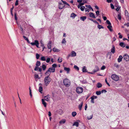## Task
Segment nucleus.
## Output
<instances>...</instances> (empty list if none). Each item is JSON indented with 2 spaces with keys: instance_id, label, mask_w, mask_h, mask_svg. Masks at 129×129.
Wrapping results in <instances>:
<instances>
[{
  "instance_id": "2f4dec72",
  "label": "nucleus",
  "mask_w": 129,
  "mask_h": 129,
  "mask_svg": "<svg viewBox=\"0 0 129 129\" xmlns=\"http://www.w3.org/2000/svg\"><path fill=\"white\" fill-rule=\"evenodd\" d=\"M42 87L41 86H40L39 88V90L41 93H42Z\"/></svg>"
},
{
  "instance_id": "bb28decb",
  "label": "nucleus",
  "mask_w": 129,
  "mask_h": 129,
  "mask_svg": "<svg viewBox=\"0 0 129 129\" xmlns=\"http://www.w3.org/2000/svg\"><path fill=\"white\" fill-rule=\"evenodd\" d=\"M125 14L126 16L128 18V19H129V14L127 10H125Z\"/></svg>"
},
{
  "instance_id": "c756f323",
  "label": "nucleus",
  "mask_w": 129,
  "mask_h": 129,
  "mask_svg": "<svg viewBox=\"0 0 129 129\" xmlns=\"http://www.w3.org/2000/svg\"><path fill=\"white\" fill-rule=\"evenodd\" d=\"M88 19L90 20H91V21H93V22H94L95 23L97 24H99L98 23L97 21H96L95 20H93V19H92L90 18H88Z\"/></svg>"
},
{
  "instance_id": "6e6552de",
  "label": "nucleus",
  "mask_w": 129,
  "mask_h": 129,
  "mask_svg": "<svg viewBox=\"0 0 129 129\" xmlns=\"http://www.w3.org/2000/svg\"><path fill=\"white\" fill-rule=\"evenodd\" d=\"M124 59L126 61H128L129 60V56L127 54H125L123 56Z\"/></svg>"
},
{
  "instance_id": "cd10ccee",
  "label": "nucleus",
  "mask_w": 129,
  "mask_h": 129,
  "mask_svg": "<svg viewBox=\"0 0 129 129\" xmlns=\"http://www.w3.org/2000/svg\"><path fill=\"white\" fill-rule=\"evenodd\" d=\"M82 71L83 72H87L86 67L85 66H84L83 67Z\"/></svg>"
},
{
  "instance_id": "de8ad7c7",
  "label": "nucleus",
  "mask_w": 129,
  "mask_h": 129,
  "mask_svg": "<svg viewBox=\"0 0 129 129\" xmlns=\"http://www.w3.org/2000/svg\"><path fill=\"white\" fill-rule=\"evenodd\" d=\"M36 58L37 59H38L39 58V57H40V55L39 54H38V53H37L36 54Z\"/></svg>"
},
{
  "instance_id": "052dcab7",
  "label": "nucleus",
  "mask_w": 129,
  "mask_h": 129,
  "mask_svg": "<svg viewBox=\"0 0 129 129\" xmlns=\"http://www.w3.org/2000/svg\"><path fill=\"white\" fill-rule=\"evenodd\" d=\"M107 92V91L106 90H103L101 91V92L102 93H103L104 92L105 93H106Z\"/></svg>"
},
{
  "instance_id": "8fccbe9b",
  "label": "nucleus",
  "mask_w": 129,
  "mask_h": 129,
  "mask_svg": "<svg viewBox=\"0 0 129 129\" xmlns=\"http://www.w3.org/2000/svg\"><path fill=\"white\" fill-rule=\"evenodd\" d=\"M35 78L40 79V78L39 77V76L38 75L35 74Z\"/></svg>"
},
{
  "instance_id": "9d476101",
  "label": "nucleus",
  "mask_w": 129,
  "mask_h": 129,
  "mask_svg": "<svg viewBox=\"0 0 129 129\" xmlns=\"http://www.w3.org/2000/svg\"><path fill=\"white\" fill-rule=\"evenodd\" d=\"M18 27L19 29L21 30V33L22 35L24 34V32H23V29L22 27H21L20 25H19V24H17Z\"/></svg>"
},
{
  "instance_id": "f257e3e1",
  "label": "nucleus",
  "mask_w": 129,
  "mask_h": 129,
  "mask_svg": "<svg viewBox=\"0 0 129 129\" xmlns=\"http://www.w3.org/2000/svg\"><path fill=\"white\" fill-rule=\"evenodd\" d=\"M57 65L56 64H53L52 65V67L49 68L45 73V74L47 76H50V73H54L55 71V68L56 67Z\"/></svg>"
},
{
  "instance_id": "dca6fc26",
  "label": "nucleus",
  "mask_w": 129,
  "mask_h": 129,
  "mask_svg": "<svg viewBox=\"0 0 129 129\" xmlns=\"http://www.w3.org/2000/svg\"><path fill=\"white\" fill-rule=\"evenodd\" d=\"M51 42L50 41L48 44L47 46L48 49H51Z\"/></svg>"
},
{
  "instance_id": "20e7f679",
  "label": "nucleus",
  "mask_w": 129,
  "mask_h": 129,
  "mask_svg": "<svg viewBox=\"0 0 129 129\" xmlns=\"http://www.w3.org/2000/svg\"><path fill=\"white\" fill-rule=\"evenodd\" d=\"M111 78L114 80L116 81L119 79V77L115 74H113L111 75Z\"/></svg>"
},
{
  "instance_id": "5fc2aeb1",
  "label": "nucleus",
  "mask_w": 129,
  "mask_h": 129,
  "mask_svg": "<svg viewBox=\"0 0 129 129\" xmlns=\"http://www.w3.org/2000/svg\"><path fill=\"white\" fill-rule=\"evenodd\" d=\"M105 82H106V83L109 86H110V85L109 84V83L108 82L107 80V79H105Z\"/></svg>"
},
{
  "instance_id": "ddd939ff",
  "label": "nucleus",
  "mask_w": 129,
  "mask_h": 129,
  "mask_svg": "<svg viewBox=\"0 0 129 129\" xmlns=\"http://www.w3.org/2000/svg\"><path fill=\"white\" fill-rule=\"evenodd\" d=\"M99 70V69L98 67L97 66H95V69H94L93 70V73H94L96 72Z\"/></svg>"
},
{
  "instance_id": "4c0bfd02",
  "label": "nucleus",
  "mask_w": 129,
  "mask_h": 129,
  "mask_svg": "<svg viewBox=\"0 0 129 129\" xmlns=\"http://www.w3.org/2000/svg\"><path fill=\"white\" fill-rule=\"evenodd\" d=\"M98 27L99 29H101V28H104V27L102 26L101 25H99V24H98Z\"/></svg>"
},
{
  "instance_id": "c9c22d12",
  "label": "nucleus",
  "mask_w": 129,
  "mask_h": 129,
  "mask_svg": "<svg viewBox=\"0 0 129 129\" xmlns=\"http://www.w3.org/2000/svg\"><path fill=\"white\" fill-rule=\"evenodd\" d=\"M46 66L44 64L42 65V68L43 70V71H44V70H45L46 69Z\"/></svg>"
},
{
  "instance_id": "0e129e2a",
  "label": "nucleus",
  "mask_w": 129,
  "mask_h": 129,
  "mask_svg": "<svg viewBox=\"0 0 129 129\" xmlns=\"http://www.w3.org/2000/svg\"><path fill=\"white\" fill-rule=\"evenodd\" d=\"M15 19L16 20V12H15L14 13Z\"/></svg>"
},
{
  "instance_id": "4d7b16f0",
  "label": "nucleus",
  "mask_w": 129,
  "mask_h": 129,
  "mask_svg": "<svg viewBox=\"0 0 129 129\" xmlns=\"http://www.w3.org/2000/svg\"><path fill=\"white\" fill-rule=\"evenodd\" d=\"M120 8V7H119V6H118L117 8L116 9V10L117 11H119V9Z\"/></svg>"
},
{
  "instance_id": "f8f14e48",
  "label": "nucleus",
  "mask_w": 129,
  "mask_h": 129,
  "mask_svg": "<svg viewBox=\"0 0 129 129\" xmlns=\"http://www.w3.org/2000/svg\"><path fill=\"white\" fill-rule=\"evenodd\" d=\"M76 53L74 51H72L71 52V55L72 57H74L76 56Z\"/></svg>"
},
{
  "instance_id": "aec40b11",
  "label": "nucleus",
  "mask_w": 129,
  "mask_h": 129,
  "mask_svg": "<svg viewBox=\"0 0 129 129\" xmlns=\"http://www.w3.org/2000/svg\"><path fill=\"white\" fill-rule=\"evenodd\" d=\"M42 101L43 104L44 105L45 107H46V106L47 104L45 102L44 100L43 99L42 100Z\"/></svg>"
},
{
  "instance_id": "a878e982",
  "label": "nucleus",
  "mask_w": 129,
  "mask_h": 129,
  "mask_svg": "<svg viewBox=\"0 0 129 129\" xmlns=\"http://www.w3.org/2000/svg\"><path fill=\"white\" fill-rule=\"evenodd\" d=\"M73 125L76 126L77 127H78L79 125V123L77 122H75L74 123Z\"/></svg>"
},
{
  "instance_id": "a211bd4d",
  "label": "nucleus",
  "mask_w": 129,
  "mask_h": 129,
  "mask_svg": "<svg viewBox=\"0 0 129 129\" xmlns=\"http://www.w3.org/2000/svg\"><path fill=\"white\" fill-rule=\"evenodd\" d=\"M14 8V6H13L11 8L10 12L11 15L12 17L13 16V10Z\"/></svg>"
},
{
  "instance_id": "bf43d9fd",
  "label": "nucleus",
  "mask_w": 129,
  "mask_h": 129,
  "mask_svg": "<svg viewBox=\"0 0 129 129\" xmlns=\"http://www.w3.org/2000/svg\"><path fill=\"white\" fill-rule=\"evenodd\" d=\"M105 66H102L101 68V70H104L105 69Z\"/></svg>"
},
{
  "instance_id": "423d86ee",
  "label": "nucleus",
  "mask_w": 129,
  "mask_h": 129,
  "mask_svg": "<svg viewBox=\"0 0 129 129\" xmlns=\"http://www.w3.org/2000/svg\"><path fill=\"white\" fill-rule=\"evenodd\" d=\"M30 44L32 45H35L37 48H39V43L38 41L37 40H35L34 42L31 43Z\"/></svg>"
},
{
  "instance_id": "79ce46f5",
  "label": "nucleus",
  "mask_w": 129,
  "mask_h": 129,
  "mask_svg": "<svg viewBox=\"0 0 129 129\" xmlns=\"http://www.w3.org/2000/svg\"><path fill=\"white\" fill-rule=\"evenodd\" d=\"M106 22L109 25H111V23L108 20H106Z\"/></svg>"
},
{
  "instance_id": "338daca9",
  "label": "nucleus",
  "mask_w": 129,
  "mask_h": 129,
  "mask_svg": "<svg viewBox=\"0 0 129 129\" xmlns=\"http://www.w3.org/2000/svg\"><path fill=\"white\" fill-rule=\"evenodd\" d=\"M124 25H126L127 27H129V23L124 24Z\"/></svg>"
},
{
  "instance_id": "b1692460",
  "label": "nucleus",
  "mask_w": 129,
  "mask_h": 129,
  "mask_svg": "<svg viewBox=\"0 0 129 129\" xmlns=\"http://www.w3.org/2000/svg\"><path fill=\"white\" fill-rule=\"evenodd\" d=\"M107 27L110 31H113V30L112 29V26H111V25H109L107 26Z\"/></svg>"
},
{
  "instance_id": "6e6d98bb",
  "label": "nucleus",
  "mask_w": 129,
  "mask_h": 129,
  "mask_svg": "<svg viewBox=\"0 0 129 129\" xmlns=\"http://www.w3.org/2000/svg\"><path fill=\"white\" fill-rule=\"evenodd\" d=\"M91 98H93V99H97L98 98L97 96H95L94 95H93L92 96Z\"/></svg>"
},
{
  "instance_id": "e2e57ef3",
  "label": "nucleus",
  "mask_w": 129,
  "mask_h": 129,
  "mask_svg": "<svg viewBox=\"0 0 129 129\" xmlns=\"http://www.w3.org/2000/svg\"><path fill=\"white\" fill-rule=\"evenodd\" d=\"M13 100L14 101V103L15 105V106H16V103H15V100L14 99V98L13 97Z\"/></svg>"
},
{
  "instance_id": "f3484780",
  "label": "nucleus",
  "mask_w": 129,
  "mask_h": 129,
  "mask_svg": "<svg viewBox=\"0 0 129 129\" xmlns=\"http://www.w3.org/2000/svg\"><path fill=\"white\" fill-rule=\"evenodd\" d=\"M83 104V102H81L80 104L78 106V108L80 110H81L82 109V108Z\"/></svg>"
},
{
  "instance_id": "f03ea898",
  "label": "nucleus",
  "mask_w": 129,
  "mask_h": 129,
  "mask_svg": "<svg viewBox=\"0 0 129 129\" xmlns=\"http://www.w3.org/2000/svg\"><path fill=\"white\" fill-rule=\"evenodd\" d=\"M49 76H47L44 79V82L46 86H47L49 83L51 81L50 78L49 77Z\"/></svg>"
},
{
  "instance_id": "09e8293b",
  "label": "nucleus",
  "mask_w": 129,
  "mask_h": 129,
  "mask_svg": "<svg viewBox=\"0 0 129 129\" xmlns=\"http://www.w3.org/2000/svg\"><path fill=\"white\" fill-rule=\"evenodd\" d=\"M90 99H91V102L92 103H94V100L93 99V98H90Z\"/></svg>"
},
{
  "instance_id": "0eeeda50",
  "label": "nucleus",
  "mask_w": 129,
  "mask_h": 129,
  "mask_svg": "<svg viewBox=\"0 0 129 129\" xmlns=\"http://www.w3.org/2000/svg\"><path fill=\"white\" fill-rule=\"evenodd\" d=\"M65 6V5L63 2L62 3L61 2H59V9H62Z\"/></svg>"
},
{
  "instance_id": "3c124183",
  "label": "nucleus",
  "mask_w": 129,
  "mask_h": 129,
  "mask_svg": "<svg viewBox=\"0 0 129 129\" xmlns=\"http://www.w3.org/2000/svg\"><path fill=\"white\" fill-rule=\"evenodd\" d=\"M50 58H47V59L46 61L47 63H49V62L50 61Z\"/></svg>"
},
{
  "instance_id": "7ed1b4c3",
  "label": "nucleus",
  "mask_w": 129,
  "mask_h": 129,
  "mask_svg": "<svg viewBox=\"0 0 129 129\" xmlns=\"http://www.w3.org/2000/svg\"><path fill=\"white\" fill-rule=\"evenodd\" d=\"M64 85L68 87L71 84L70 81L67 79H65L63 81Z\"/></svg>"
},
{
  "instance_id": "603ef678",
  "label": "nucleus",
  "mask_w": 129,
  "mask_h": 129,
  "mask_svg": "<svg viewBox=\"0 0 129 129\" xmlns=\"http://www.w3.org/2000/svg\"><path fill=\"white\" fill-rule=\"evenodd\" d=\"M96 14L97 16H98L99 15V11H96Z\"/></svg>"
},
{
  "instance_id": "5701e85b",
  "label": "nucleus",
  "mask_w": 129,
  "mask_h": 129,
  "mask_svg": "<svg viewBox=\"0 0 129 129\" xmlns=\"http://www.w3.org/2000/svg\"><path fill=\"white\" fill-rule=\"evenodd\" d=\"M53 50L54 52H58L60 51V50L56 48H54L53 49Z\"/></svg>"
},
{
  "instance_id": "9b49d317",
  "label": "nucleus",
  "mask_w": 129,
  "mask_h": 129,
  "mask_svg": "<svg viewBox=\"0 0 129 129\" xmlns=\"http://www.w3.org/2000/svg\"><path fill=\"white\" fill-rule=\"evenodd\" d=\"M112 48L111 49V52L113 54H114L115 52V47L114 45H112Z\"/></svg>"
},
{
  "instance_id": "7c9ffc66",
  "label": "nucleus",
  "mask_w": 129,
  "mask_h": 129,
  "mask_svg": "<svg viewBox=\"0 0 129 129\" xmlns=\"http://www.w3.org/2000/svg\"><path fill=\"white\" fill-rule=\"evenodd\" d=\"M102 84L100 83H98L97 85V86L98 88H100L102 86Z\"/></svg>"
},
{
  "instance_id": "f704fd0d",
  "label": "nucleus",
  "mask_w": 129,
  "mask_h": 129,
  "mask_svg": "<svg viewBox=\"0 0 129 129\" xmlns=\"http://www.w3.org/2000/svg\"><path fill=\"white\" fill-rule=\"evenodd\" d=\"M77 113L75 112H73L72 113V115L73 117H75Z\"/></svg>"
},
{
  "instance_id": "473e14b6",
  "label": "nucleus",
  "mask_w": 129,
  "mask_h": 129,
  "mask_svg": "<svg viewBox=\"0 0 129 129\" xmlns=\"http://www.w3.org/2000/svg\"><path fill=\"white\" fill-rule=\"evenodd\" d=\"M50 98L47 97L46 96H44V100L45 101H49L50 100Z\"/></svg>"
},
{
  "instance_id": "1a4fd4ad",
  "label": "nucleus",
  "mask_w": 129,
  "mask_h": 129,
  "mask_svg": "<svg viewBox=\"0 0 129 129\" xmlns=\"http://www.w3.org/2000/svg\"><path fill=\"white\" fill-rule=\"evenodd\" d=\"M89 16L90 17L95 18L96 17L94 15V14L92 12H90L89 13Z\"/></svg>"
},
{
  "instance_id": "c85d7f7f",
  "label": "nucleus",
  "mask_w": 129,
  "mask_h": 129,
  "mask_svg": "<svg viewBox=\"0 0 129 129\" xmlns=\"http://www.w3.org/2000/svg\"><path fill=\"white\" fill-rule=\"evenodd\" d=\"M84 4L83 3H81L79 4V5L78 6V8H80V7L84 5Z\"/></svg>"
},
{
  "instance_id": "e433bc0d",
  "label": "nucleus",
  "mask_w": 129,
  "mask_h": 129,
  "mask_svg": "<svg viewBox=\"0 0 129 129\" xmlns=\"http://www.w3.org/2000/svg\"><path fill=\"white\" fill-rule=\"evenodd\" d=\"M36 66H39L41 65V63L40 61H37L36 63Z\"/></svg>"
},
{
  "instance_id": "13d9d810",
  "label": "nucleus",
  "mask_w": 129,
  "mask_h": 129,
  "mask_svg": "<svg viewBox=\"0 0 129 129\" xmlns=\"http://www.w3.org/2000/svg\"><path fill=\"white\" fill-rule=\"evenodd\" d=\"M110 5H111V8L112 9H114V7L113 5L112 4H110Z\"/></svg>"
},
{
  "instance_id": "49530a36",
  "label": "nucleus",
  "mask_w": 129,
  "mask_h": 129,
  "mask_svg": "<svg viewBox=\"0 0 129 129\" xmlns=\"http://www.w3.org/2000/svg\"><path fill=\"white\" fill-rule=\"evenodd\" d=\"M58 61L59 62H61L62 61L61 58H59L58 59Z\"/></svg>"
},
{
  "instance_id": "393cba45",
  "label": "nucleus",
  "mask_w": 129,
  "mask_h": 129,
  "mask_svg": "<svg viewBox=\"0 0 129 129\" xmlns=\"http://www.w3.org/2000/svg\"><path fill=\"white\" fill-rule=\"evenodd\" d=\"M77 15L74 13H72L70 16V17L74 18Z\"/></svg>"
},
{
  "instance_id": "ea45409f",
  "label": "nucleus",
  "mask_w": 129,
  "mask_h": 129,
  "mask_svg": "<svg viewBox=\"0 0 129 129\" xmlns=\"http://www.w3.org/2000/svg\"><path fill=\"white\" fill-rule=\"evenodd\" d=\"M80 8L81 11H83L85 9V7L84 6H81L80 7Z\"/></svg>"
},
{
  "instance_id": "4be33fe9",
  "label": "nucleus",
  "mask_w": 129,
  "mask_h": 129,
  "mask_svg": "<svg viewBox=\"0 0 129 129\" xmlns=\"http://www.w3.org/2000/svg\"><path fill=\"white\" fill-rule=\"evenodd\" d=\"M64 70L67 72L68 73H69L70 71V69L69 68L66 67H64Z\"/></svg>"
},
{
  "instance_id": "864d4df0",
  "label": "nucleus",
  "mask_w": 129,
  "mask_h": 129,
  "mask_svg": "<svg viewBox=\"0 0 129 129\" xmlns=\"http://www.w3.org/2000/svg\"><path fill=\"white\" fill-rule=\"evenodd\" d=\"M66 42V41L65 40V39L64 38L62 42V43H65Z\"/></svg>"
},
{
  "instance_id": "a19ab883",
  "label": "nucleus",
  "mask_w": 129,
  "mask_h": 129,
  "mask_svg": "<svg viewBox=\"0 0 129 129\" xmlns=\"http://www.w3.org/2000/svg\"><path fill=\"white\" fill-rule=\"evenodd\" d=\"M62 2L63 3H64V4H66V5L70 6V5H69V4L68 3H67L66 2V1H62Z\"/></svg>"
},
{
  "instance_id": "680f3d73",
  "label": "nucleus",
  "mask_w": 129,
  "mask_h": 129,
  "mask_svg": "<svg viewBox=\"0 0 129 129\" xmlns=\"http://www.w3.org/2000/svg\"><path fill=\"white\" fill-rule=\"evenodd\" d=\"M85 12H89V10L87 8H85Z\"/></svg>"
},
{
  "instance_id": "4468645a",
  "label": "nucleus",
  "mask_w": 129,
  "mask_h": 129,
  "mask_svg": "<svg viewBox=\"0 0 129 129\" xmlns=\"http://www.w3.org/2000/svg\"><path fill=\"white\" fill-rule=\"evenodd\" d=\"M123 57L121 55H120L119 56V58L118 59V62H120L121 61Z\"/></svg>"
},
{
  "instance_id": "69168bd1",
  "label": "nucleus",
  "mask_w": 129,
  "mask_h": 129,
  "mask_svg": "<svg viewBox=\"0 0 129 129\" xmlns=\"http://www.w3.org/2000/svg\"><path fill=\"white\" fill-rule=\"evenodd\" d=\"M38 66H36L35 67V68L34 69V70L36 71H37L38 69Z\"/></svg>"
},
{
  "instance_id": "a18cd8bd",
  "label": "nucleus",
  "mask_w": 129,
  "mask_h": 129,
  "mask_svg": "<svg viewBox=\"0 0 129 129\" xmlns=\"http://www.w3.org/2000/svg\"><path fill=\"white\" fill-rule=\"evenodd\" d=\"M74 68L76 69L77 70H79V68L76 65H75L74 66Z\"/></svg>"
},
{
  "instance_id": "c03bdc74",
  "label": "nucleus",
  "mask_w": 129,
  "mask_h": 129,
  "mask_svg": "<svg viewBox=\"0 0 129 129\" xmlns=\"http://www.w3.org/2000/svg\"><path fill=\"white\" fill-rule=\"evenodd\" d=\"M96 94L97 95H100L101 93V92L100 91H96Z\"/></svg>"
},
{
  "instance_id": "58836bf2",
  "label": "nucleus",
  "mask_w": 129,
  "mask_h": 129,
  "mask_svg": "<svg viewBox=\"0 0 129 129\" xmlns=\"http://www.w3.org/2000/svg\"><path fill=\"white\" fill-rule=\"evenodd\" d=\"M121 14L120 13H119V14L118 15V19L119 20H121Z\"/></svg>"
},
{
  "instance_id": "39448f33",
  "label": "nucleus",
  "mask_w": 129,
  "mask_h": 129,
  "mask_svg": "<svg viewBox=\"0 0 129 129\" xmlns=\"http://www.w3.org/2000/svg\"><path fill=\"white\" fill-rule=\"evenodd\" d=\"M83 89L82 88L80 87H78L76 88V91L78 93H82L83 91Z\"/></svg>"
},
{
  "instance_id": "37998d69",
  "label": "nucleus",
  "mask_w": 129,
  "mask_h": 129,
  "mask_svg": "<svg viewBox=\"0 0 129 129\" xmlns=\"http://www.w3.org/2000/svg\"><path fill=\"white\" fill-rule=\"evenodd\" d=\"M41 60L42 61H45L46 59L44 56H42L41 58Z\"/></svg>"
},
{
  "instance_id": "774afa93",
  "label": "nucleus",
  "mask_w": 129,
  "mask_h": 129,
  "mask_svg": "<svg viewBox=\"0 0 129 129\" xmlns=\"http://www.w3.org/2000/svg\"><path fill=\"white\" fill-rule=\"evenodd\" d=\"M83 0H77V2L78 3H81L82 1Z\"/></svg>"
},
{
  "instance_id": "412c9836",
  "label": "nucleus",
  "mask_w": 129,
  "mask_h": 129,
  "mask_svg": "<svg viewBox=\"0 0 129 129\" xmlns=\"http://www.w3.org/2000/svg\"><path fill=\"white\" fill-rule=\"evenodd\" d=\"M86 18V16H82L80 17V19L83 21H84Z\"/></svg>"
},
{
  "instance_id": "72a5a7b5",
  "label": "nucleus",
  "mask_w": 129,
  "mask_h": 129,
  "mask_svg": "<svg viewBox=\"0 0 129 129\" xmlns=\"http://www.w3.org/2000/svg\"><path fill=\"white\" fill-rule=\"evenodd\" d=\"M93 115L92 114L89 116H88L87 117V118L88 120H90L92 118Z\"/></svg>"
},
{
  "instance_id": "2eb2a0df",
  "label": "nucleus",
  "mask_w": 129,
  "mask_h": 129,
  "mask_svg": "<svg viewBox=\"0 0 129 129\" xmlns=\"http://www.w3.org/2000/svg\"><path fill=\"white\" fill-rule=\"evenodd\" d=\"M66 120L65 119H62L59 122V123L60 124H62L66 122Z\"/></svg>"
},
{
  "instance_id": "6ab92c4d",
  "label": "nucleus",
  "mask_w": 129,
  "mask_h": 129,
  "mask_svg": "<svg viewBox=\"0 0 129 129\" xmlns=\"http://www.w3.org/2000/svg\"><path fill=\"white\" fill-rule=\"evenodd\" d=\"M119 45L121 47L124 48L125 46V44L123 42H121L119 43Z\"/></svg>"
}]
</instances>
